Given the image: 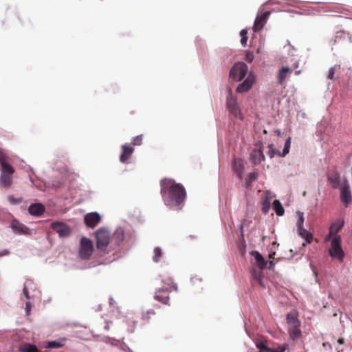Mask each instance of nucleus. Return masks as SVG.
Wrapping results in <instances>:
<instances>
[{"instance_id":"ea45409f","label":"nucleus","mask_w":352,"mask_h":352,"mask_svg":"<svg viewBox=\"0 0 352 352\" xmlns=\"http://www.w3.org/2000/svg\"><path fill=\"white\" fill-rule=\"evenodd\" d=\"M234 166L236 171L238 173L239 177H241V173H242V166L240 163L239 164V166H237L236 160H234Z\"/></svg>"},{"instance_id":"393cba45","label":"nucleus","mask_w":352,"mask_h":352,"mask_svg":"<svg viewBox=\"0 0 352 352\" xmlns=\"http://www.w3.org/2000/svg\"><path fill=\"white\" fill-rule=\"evenodd\" d=\"M344 224V221L342 219H337L335 222H333L331 226L330 230L331 234H336L340 232V230L342 228Z\"/></svg>"},{"instance_id":"c03bdc74","label":"nucleus","mask_w":352,"mask_h":352,"mask_svg":"<svg viewBox=\"0 0 352 352\" xmlns=\"http://www.w3.org/2000/svg\"><path fill=\"white\" fill-rule=\"evenodd\" d=\"M336 73V69L333 67H331L329 69L327 77L328 78L332 80L334 78V75Z\"/></svg>"},{"instance_id":"6ab92c4d","label":"nucleus","mask_w":352,"mask_h":352,"mask_svg":"<svg viewBox=\"0 0 352 352\" xmlns=\"http://www.w3.org/2000/svg\"><path fill=\"white\" fill-rule=\"evenodd\" d=\"M124 240V232L122 228L117 229L111 238V243L120 246Z\"/></svg>"},{"instance_id":"8fccbe9b","label":"nucleus","mask_w":352,"mask_h":352,"mask_svg":"<svg viewBox=\"0 0 352 352\" xmlns=\"http://www.w3.org/2000/svg\"><path fill=\"white\" fill-rule=\"evenodd\" d=\"M30 309H31V305H30V302H26V307H25V310H26V312L28 314H29L30 311Z\"/></svg>"},{"instance_id":"0eeeda50","label":"nucleus","mask_w":352,"mask_h":352,"mask_svg":"<svg viewBox=\"0 0 352 352\" xmlns=\"http://www.w3.org/2000/svg\"><path fill=\"white\" fill-rule=\"evenodd\" d=\"M96 238L97 248L101 251H105L108 244L111 242L109 231L104 228L98 229L96 232Z\"/></svg>"},{"instance_id":"7c9ffc66","label":"nucleus","mask_w":352,"mask_h":352,"mask_svg":"<svg viewBox=\"0 0 352 352\" xmlns=\"http://www.w3.org/2000/svg\"><path fill=\"white\" fill-rule=\"evenodd\" d=\"M7 199L9 203L12 205H17L23 201V199L21 197H16L12 195L8 196Z\"/></svg>"},{"instance_id":"20e7f679","label":"nucleus","mask_w":352,"mask_h":352,"mask_svg":"<svg viewBox=\"0 0 352 352\" xmlns=\"http://www.w3.org/2000/svg\"><path fill=\"white\" fill-rule=\"evenodd\" d=\"M341 236H335L331 242V248L329 250V255L333 258H338L342 262L344 258V252L341 246Z\"/></svg>"},{"instance_id":"603ef678","label":"nucleus","mask_w":352,"mask_h":352,"mask_svg":"<svg viewBox=\"0 0 352 352\" xmlns=\"http://www.w3.org/2000/svg\"><path fill=\"white\" fill-rule=\"evenodd\" d=\"M257 281L258 282L259 285H261L262 287H264L263 280H262V278L260 280H258Z\"/></svg>"},{"instance_id":"c756f323","label":"nucleus","mask_w":352,"mask_h":352,"mask_svg":"<svg viewBox=\"0 0 352 352\" xmlns=\"http://www.w3.org/2000/svg\"><path fill=\"white\" fill-rule=\"evenodd\" d=\"M154 255L153 256V260L154 262H159L162 256V250L160 248H155L153 250Z\"/></svg>"},{"instance_id":"cd10ccee","label":"nucleus","mask_w":352,"mask_h":352,"mask_svg":"<svg viewBox=\"0 0 352 352\" xmlns=\"http://www.w3.org/2000/svg\"><path fill=\"white\" fill-rule=\"evenodd\" d=\"M273 208H274L277 215H278V216L283 215V214L285 212V210H284L281 203L278 200L275 199L273 201Z\"/></svg>"},{"instance_id":"473e14b6","label":"nucleus","mask_w":352,"mask_h":352,"mask_svg":"<svg viewBox=\"0 0 352 352\" xmlns=\"http://www.w3.org/2000/svg\"><path fill=\"white\" fill-rule=\"evenodd\" d=\"M290 146H291V138L289 137L285 142L282 156H285L289 153Z\"/></svg>"},{"instance_id":"9b49d317","label":"nucleus","mask_w":352,"mask_h":352,"mask_svg":"<svg viewBox=\"0 0 352 352\" xmlns=\"http://www.w3.org/2000/svg\"><path fill=\"white\" fill-rule=\"evenodd\" d=\"M51 228L58 234L60 237L68 236L71 233L69 226L63 223L54 222L51 224Z\"/></svg>"},{"instance_id":"aec40b11","label":"nucleus","mask_w":352,"mask_h":352,"mask_svg":"<svg viewBox=\"0 0 352 352\" xmlns=\"http://www.w3.org/2000/svg\"><path fill=\"white\" fill-rule=\"evenodd\" d=\"M45 211V208L41 204H33L28 208V212L34 216H41Z\"/></svg>"},{"instance_id":"864d4df0","label":"nucleus","mask_w":352,"mask_h":352,"mask_svg":"<svg viewBox=\"0 0 352 352\" xmlns=\"http://www.w3.org/2000/svg\"><path fill=\"white\" fill-rule=\"evenodd\" d=\"M257 281L258 282L259 285H261L262 287H264L263 280H262V278L260 280H258Z\"/></svg>"},{"instance_id":"bb28decb","label":"nucleus","mask_w":352,"mask_h":352,"mask_svg":"<svg viewBox=\"0 0 352 352\" xmlns=\"http://www.w3.org/2000/svg\"><path fill=\"white\" fill-rule=\"evenodd\" d=\"M1 173L13 174L14 168L12 166L7 162V160L1 164Z\"/></svg>"},{"instance_id":"1a4fd4ad","label":"nucleus","mask_w":352,"mask_h":352,"mask_svg":"<svg viewBox=\"0 0 352 352\" xmlns=\"http://www.w3.org/2000/svg\"><path fill=\"white\" fill-rule=\"evenodd\" d=\"M339 188L340 190V200L345 207H347L352 200L348 181L344 179Z\"/></svg>"},{"instance_id":"c9c22d12","label":"nucleus","mask_w":352,"mask_h":352,"mask_svg":"<svg viewBox=\"0 0 352 352\" xmlns=\"http://www.w3.org/2000/svg\"><path fill=\"white\" fill-rule=\"evenodd\" d=\"M63 346V344H62L60 342L50 341L48 342L47 347L52 348V349H58V348L62 347Z\"/></svg>"},{"instance_id":"de8ad7c7","label":"nucleus","mask_w":352,"mask_h":352,"mask_svg":"<svg viewBox=\"0 0 352 352\" xmlns=\"http://www.w3.org/2000/svg\"><path fill=\"white\" fill-rule=\"evenodd\" d=\"M6 160H7L6 155L1 151H0V164Z\"/></svg>"},{"instance_id":"37998d69","label":"nucleus","mask_w":352,"mask_h":352,"mask_svg":"<svg viewBox=\"0 0 352 352\" xmlns=\"http://www.w3.org/2000/svg\"><path fill=\"white\" fill-rule=\"evenodd\" d=\"M268 148H269V151L267 152V155L270 158H272V157H274V156L276 153V151L273 148L272 144L269 145Z\"/></svg>"},{"instance_id":"09e8293b","label":"nucleus","mask_w":352,"mask_h":352,"mask_svg":"<svg viewBox=\"0 0 352 352\" xmlns=\"http://www.w3.org/2000/svg\"><path fill=\"white\" fill-rule=\"evenodd\" d=\"M335 236H337V235L336 234H331V230L329 229V232L325 237V241H329L332 236L334 237Z\"/></svg>"},{"instance_id":"5701e85b","label":"nucleus","mask_w":352,"mask_h":352,"mask_svg":"<svg viewBox=\"0 0 352 352\" xmlns=\"http://www.w3.org/2000/svg\"><path fill=\"white\" fill-rule=\"evenodd\" d=\"M332 11L338 13V16H345L346 18L352 19L351 12L346 8L340 6H335L333 7Z\"/></svg>"},{"instance_id":"412c9836","label":"nucleus","mask_w":352,"mask_h":352,"mask_svg":"<svg viewBox=\"0 0 352 352\" xmlns=\"http://www.w3.org/2000/svg\"><path fill=\"white\" fill-rule=\"evenodd\" d=\"M298 234L305 241L306 243H311L313 241L314 236L313 234L308 230H307L305 228H300L297 229Z\"/></svg>"},{"instance_id":"f03ea898","label":"nucleus","mask_w":352,"mask_h":352,"mask_svg":"<svg viewBox=\"0 0 352 352\" xmlns=\"http://www.w3.org/2000/svg\"><path fill=\"white\" fill-rule=\"evenodd\" d=\"M286 321L290 338L294 341L299 339L302 336V331L300 330L301 322L298 320V311L292 310L289 312L286 316Z\"/></svg>"},{"instance_id":"c85d7f7f","label":"nucleus","mask_w":352,"mask_h":352,"mask_svg":"<svg viewBox=\"0 0 352 352\" xmlns=\"http://www.w3.org/2000/svg\"><path fill=\"white\" fill-rule=\"evenodd\" d=\"M270 206H271L270 199L269 197H265L262 200V211H263V212L264 214H267L270 209Z\"/></svg>"},{"instance_id":"f8f14e48","label":"nucleus","mask_w":352,"mask_h":352,"mask_svg":"<svg viewBox=\"0 0 352 352\" xmlns=\"http://www.w3.org/2000/svg\"><path fill=\"white\" fill-rule=\"evenodd\" d=\"M250 157L254 164H258L265 160V155H263L261 144L255 145V148L250 154Z\"/></svg>"},{"instance_id":"3c124183","label":"nucleus","mask_w":352,"mask_h":352,"mask_svg":"<svg viewBox=\"0 0 352 352\" xmlns=\"http://www.w3.org/2000/svg\"><path fill=\"white\" fill-rule=\"evenodd\" d=\"M338 342L340 344H343L344 343V338H340L338 340Z\"/></svg>"},{"instance_id":"39448f33","label":"nucleus","mask_w":352,"mask_h":352,"mask_svg":"<svg viewBox=\"0 0 352 352\" xmlns=\"http://www.w3.org/2000/svg\"><path fill=\"white\" fill-rule=\"evenodd\" d=\"M94 252L92 241L85 236L81 238L80 241L78 255L83 260L89 259Z\"/></svg>"},{"instance_id":"49530a36","label":"nucleus","mask_w":352,"mask_h":352,"mask_svg":"<svg viewBox=\"0 0 352 352\" xmlns=\"http://www.w3.org/2000/svg\"><path fill=\"white\" fill-rule=\"evenodd\" d=\"M23 293L27 299H30L29 293H28V288H27V283L25 285V286L23 287Z\"/></svg>"},{"instance_id":"f257e3e1","label":"nucleus","mask_w":352,"mask_h":352,"mask_svg":"<svg viewBox=\"0 0 352 352\" xmlns=\"http://www.w3.org/2000/svg\"><path fill=\"white\" fill-rule=\"evenodd\" d=\"M161 195L166 206L170 208L181 209L186 197L184 187L170 178L160 181Z\"/></svg>"},{"instance_id":"dca6fc26","label":"nucleus","mask_w":352,"mask_h":352,"mask_svg":"<svg viewBox=\"0 0 352 352\" xmlns=\"http://www.w3.org/2000/svg\"><path fill=\"white\" fill-rule=\"evenodd\" d=\"M327 181L333 189H338L341 186L340 175L337 171L332 172L327 176Z\"/></svg>"},{"instance_id":"4d7b16f0","label":"nucleus","mask_w":352,"mask_h":352,"mask_svg":"<svg viewBox=\"0 0 352 352\" xmlns=\"http://www.w3.org/2000/svg\"><path fill=\"white\" fill-rule=\"evenodd\" d=\"M144 318H146V320H148L149 319V317H146V316H144Z\"/></svg>"},{"instance_id":"e433bc0d","label":"nucleus","mask_w":352,"mask_h":352,"mask_svg":"<svg viewBox=\"0 0 352 352\" xmlns=\"http://www.w3.org/2000/svg\"><path fill=\"white\" fill-rule=\"evenodd\" d=\"M256 346L259 350L265 351L267 352H270L271 351V348L267 346L263 342H256Z\"/></svg>"},{"instance_id":"a211bd4d","label":"nucleus","mask_w":352,"mask_h":352,"mask_svg":"<svg viewBox=\"0 0 352 352\" xmlns=\"http://www.w3.org/2000/svg\"><path fill=\"white\" fill-rule=\"evenodd\" d=\"M254 80V78L250 74L245 81L238 85L236 91L238 93H244L248 91L252 87Z\"/></svg>"},{"instance_id":"5fc2aeb1","label":"nucleus","mask_w":352,"mask_h":352,"mask_svg":"<svg viewBox=\"0 0 352 352\" xmlns=\"http://www.w3.org/2000/svg\"><path fill=\"white\" fill-rule=\"evenodd\" d=\"M147 314H155V312L153 311H148Z\"/></svg>"},{"instance_id":"6e6d98bb","label":"nucleus","mask_w":352,"mask_h":352,"mask_svg":"<svg viewBox=\"0 0 352 352\" xmlns=\"http://www.w3.org/2000/svg\"><path fill=\"white\" fill-rule=\"evenodd\" d=\"M300 71H296L295 74H296V75H298L300 74Z\"/></svg>"},{"instance_id":"7ed1b4c3","label":"nucleus","mask_w":352,"mask_h":352,"mask_svg":"<svg viewBox=\"0 0 352 352\" xmlns=\"http://www.w3.org/2000/svg\"><path fill=\"white\" fill-rule=\"evenodd\" d=\"M164 285L156 290L155 299L164 305L169 303V293L177 290V285L173 283L171 278H166L162 280Z\"/></svg>"},{"instance_id":"4468645a","label":"nucleus","mask_w":352,"mask_h":352,"mask_svg":"<svg viewBox=\"0 0 352 352\" xmlns=\"http://www.w3.org/2000/svg\"><path fill=\"white\" fill-rule=\"evenodd\" d=\"M134 152V148L131 145L124 144L122 146V153L120 156V161L123 163H127Z\"/></svg>"},{"instance_id":"a19ab883","label":"nucleus","mask_w":352,"mask_h":352,"mask_svg":"<svg viewBox=\"0 0 352 352\" xmlns=\"http://www.w3.org/2000/svg\"><path fill=\"white\" fill-rule=\"evenodd\" d=\"M254 58L253 52H248L245 55V60L248 63H252Z\"/></svg>"},{"instance_id":"13d9d810","label":"nucleus","mask_w":352,"mask_h":352,"mask_svg":"<svg viewBox=\"0 0 352 352\" xmlns=\"http://www.w3.org/2000/svg\"><path fill=\"white\" fill-rule=\"evenodd\" d=\"M329 298H332V294H329Z\"/></svg>"},{"instance_id":"b1692460","label":"nucleus","mask_w":352,"mask_h":352,"mask_svg":"<svg viewBox=\"0 0 352 352\" xmlns=\"http://www.w3.org/2000/svg\"><path fill=\"white\" fill-rule=\"evenodd\" d=\"M12 175L13 174L1 173V175H0L1 185H2L4 187H6V188L10 187L13 182Z\"/></svg>"},{"instance_id":"ddd939ff","label":"nucleus","mask_w":352,"mask_h":352,"mask_svg":"<svg viewBox=\"0 0 352 352\" xmlns=\"http://www.w3.org/2000/svg\"><path fill=\"white\" fill-rule=\"evenodd\" d=\"M270 14V12H265L262 15L256 16L253 26L254 32H259L263 28L267 21Z\"/></svg>"},{"instance_id":"423d86ee","label":"nucleus","mask_w":352,"mask_h":352,"mask_svg":"<svg viewBox=\"0 0 352 352\" xmlns=\"http://www.w3.org/2000/svg\"><path fill=\"white\" fill-rule=\"evenodd\" d=\"M226 109L233 117L240 120L243 119L241 109L237 104L236 98L232 95L230 89H229L228 96L226 100Z\"/></svg>"},{"instance_id":"a878e982","label":"nucleus","mask_w":352,"mask_h":352,"mask_svg":"<svg viewBox=\"0 0 352 352\" xmlns=\"http://www.w3.org/2000/svg\"><path fill=\"white\" fill-rule=\"evenodd\" d=\"M19 351L20 352H41L35 345L31 344L29 343L22 344L19 347Z\"/></svg>"},{"instance_id":"9d476101","label":"nucleus","mask_w":352,"mask_h":352,"mask_svg":"<svg viewBox=\"0 0 352 352\" xmlns=\"http://www.w3.org/2000/svg\"><path fill=\"white\" fill-rule=\"evenodd\" d=\"M10 228L14 234L21 235L31 234V230L25 225L16 219H13L11 221Z\"/></svg>"},{"instance_id":"f704fd0d","label":"nucleus","mask_w":352,"mask_h":352,"mask_svg":"<svg viewBox=\"0 0 352 352\" xmlns=\"http://www.w3.org/2000/svg\"><path fill=\"white\" fill-rule=\"evenodd\" d=\"M298 219L296 222V227L297 229H299L300 228H304V214L302 212H298Z\"/></svg>"},{"instance_id":"79ce46f5","label":"nucleus","mask_w":352,"mask_h":352,"mask_svg":"<svg viewBox=\"0 0 352 352\" xmlns=\"http://www.w3.org/2000/svg\"><path fill=\"white\" fill-rule=\"evenodd\" d=\"M252 275V277L256 280H260L262 278V274L260 271L254 270Z\"/></svg>"},{"instance_id":"f3484780","label":"nucleus","mask_w":352,"mask_h":352,"mask_svg":"<svg viewBox=\"0 0 352 352\" xmlns=\"http://www.w3.org/2000/svg\"><path fill=\"white\" fill-rule=\"evenodd\" d=\"M292 70L287 66H283L280 68L277 73V79L280 85H283L285 83V79L289 76Z\"/></svg>"},{"instance_id":"72a5a7b5","label":"nucleus","mask_w":352,"mask_h":352,"mask_svg":"<svg viewBox=\"0 0 352 352\" xmlns=\"http://www.w3.org/2000/svg\"><path fill=\"white\" fill-rule=\"evenodd\" d=\"M288 346L289 345L287 344L278 345L276 347L271 348L270 352H285V350L288 348Z\"/></svg>"},{"instance_id":"2f4dec72","label":"nucleus","mask_w":352,"mask_h":352,"mask_svg":"<svg viewBox=\"0 0 352 352\" xmlns=\"http://www.w3.org/2000/svg\"><path fill=\"white\" fill-rule=\"evenodd\" d=\"M241 35V43L242 45L245 46L248 41V31L246 30H242L240 32Z\"/></svg>"},{"instance_id":"6e6552de","label":"nucleus","mask_w":352,"mask_h":352,"mask_svg":"<svg viewBox=\"0 0 352 352\" xmlns=\"http://www.w3.org/2000/svg\"><path fill=\"white\" fill-rule=\"evenodd\" d=\"M248 66L244 63H235L230 72V77L235 81L241 80L247 74Z\"/></svg>"},{"instance_id":"a18cd8bd","label":"nucleus","mask_w":352,"mask_h":352,"mask_svg":"<svg viewBox=\"0 0 352 352\" xmlns=\"http://www.w3.org/2000/svg\"><path fill=\"white\" fill-rule=\"evenodd\" d=\"M256 174L255 173H251L250 175H249V177H248V179H249V182H252L254 180L256 179Z\"/></svg>"},{"instance_id":"2eb2a0df","label":"nucleus","mask_w":352,"mask_h":352,"mask_svg":"<svg viewBox=\"0 0 352 352\" xmlns=\"http://www.w3.org/2000/svg\"><path fill=\"white\" fill-rule=\"evenodd\" d=\"M100 221V216L97 212H90L85 216V222L90 228L95 227Z\"/></svg>"},{"instance_id":"4be33fe9","label":"nucleus","mask_w":352,"mask_h":352,"mask_svg":"<svg viewBox=\"0 0 352 352\" xmlns=\"http://www.w3.org/2000/svg\"><path fill=\"white\" fill-rule=\"evenodd\" d=\"M251 255L254 258L260 270L265 268L267 263L263 256L258 251H252Z\"/></svg>"},{"instance_id":"58836bf2","label":"nucleus","mask_w":352,"mask_h":352,"mask_svg":"<svg viewBox=\"0 0 352 352\" xmlns=\"http://www.w3.org/2000/svg\"><path fill=\"white\" fill-rule=\"evenodd\" d=\"M234 166L236 171L238 173L239 177H241V173H242V166L240 163L239 164V166H237L236 160H234Z\"/></svg>"},{"instance_id":"4c0bfd02","label":"nucleus","mask_w":352,"mask_h":352,"mask_svg":"<svg viewBox=\"0 0 352 352\" xmlns=\"http://www.w3.org/2000/svg\"><path fill=\"white\" fill-rule=\"evenodd\" d=\"M142 142H143V135H140L133 138L132 144L134 146H140L142 144Z\"/></svg>"}]
</instances>
